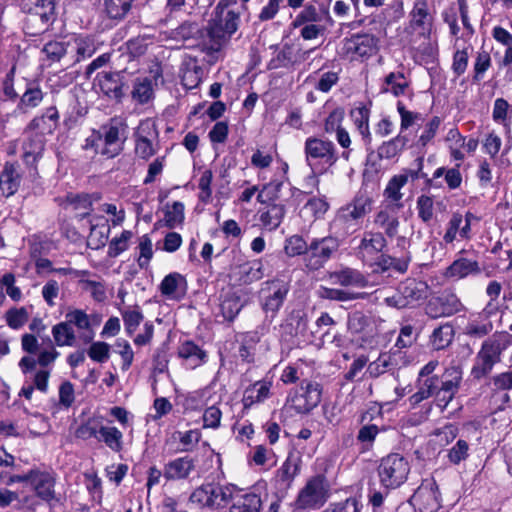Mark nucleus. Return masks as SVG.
<instances>
[{"label": "nucleus", "mask_w": 512, "mask_h": 512, "mask_svg": "<svg viewBox=\"0 0 512 512\" xmlns=\"http://www.w3.org/2000/svg\"><path fill=\"white\" fill-rule=\"evenodd\" d=\"M342 49L351 60L364 62L379 52L380 38L368 32L353 33L343 39Z\"/></svg>", "instance_id": "18"}, {"label": "nucleus", "mask_w": 512, "mask_h": 512, "mask_svg": "<svg viewBox=\"0 0 512 512\" xmlns=\"http://www.w3.org/2000/svg\"><path fill=\"white\" fill-rule=\"evenodd\" d=\"M165 226L169 229H174L177 226H182L185 220V206L180 201H174L171 205H167L165 210Z\"/></svg>", "instance_id": "61"}, {"label": "nucleus", "mask_w": 512, "mask_h": 512, "mask_svg": "<svg viewBox=\"0 0 512 512\" xmlns=\"http://www.w3.org/2000/svg\"><path fill=\"white\" fill-rule=\"evenodd\" d=\"M178 357L188 361L192 368L205 364L208 360L207 352L192 340L183 341L177 350Z\"/></svg>", "instance_id": "40"}, {"label": "nucleus", "mask_w": 512, "mask_h": 512, "mask_svg": "<svg viewBox=\"0 0 512 512\" xmlns=\"http://www.w3.org/2000/svg\"><path fill=\"white\" fill-rule=\"evenodd\" d=\"M363 505L357 497L330 503L323 512H361Z\"/></svg>", "instance_id": "64"}, {"label": "nucleus", "mask_w": 512, "mask_h": 512, "mask_svg": "<svg viewBox=\"0 0 512 512\" xmlns=\"http://www.w3.org/2000/svg\"><path fill=\"white\" fill-rule=\"evenodd\" d=\"M133 100L139 104H147L153 97L152 81L148 77H137L132 83L130 92Z\"/></svg>", "instance_id": "52"}, {"label": "nucleus", "mask_w": 512, "mask_h": 512, "mask_svg": "<svg viewBox=\"0 0 512 512\" xmlns=\"http://www.w3.org/2000/svg\"><path fill=\"white\" fill-rule=\"evenodd\" d=\"M69 36L60 40H50L44 44L42 52L50 63L60 62L69 56Z\"/></svg>", "instance_id": "50"}, {"label": "nucleus", "mask_w": 512, "mask_h": 512, "mask_svg": "<svg viewBox=\"0 0 512 512\" xmlns=\"http://www.w3.org/2000/svg\"><path fill=\"white\" fill-rule=\"evenodd\" d=\"M23 141L21 144V160L33 177L39 175L38 165L44 156L47 138H42L37 134L25 133L23 130Z\"/></svg>", "instance_id": "22"}, {"label": "nucleus", "mask_w": 512, "mask_h": 512, "mask_svg": "<svg viewBox=\"0 0 512 512\" xmlns=\"http://www.w3.org/2000/svg\"><path fill=\"white\" fill-rule=\"evenodd\" d=\"M492 119L495 123L502 125L505 136L507 138H511L512 105L506 99H495L492 111Z\"/></svg>", "instance_id": "42"}, {"label": "nucleus", "mask_w": 512, "mask_h": 512, "mask_svg": "<svg viewBox=\"0 0 512 512\" xmlns=\"http://www.w3.org/2000/svg\"><path fill=\"white\" fill-rule=\"evenodd\" d=\"M455 330L450 322L440 324L429 336L428 345L432 350L440 351L448 348L454 339Z\"/></svg>", "instance_id": "41"}, {"label": "nucleus", "mask_w": 512, "mask_h": 512, "mask_svg": "<svg viewBox=\"0 0 512 512\" xmlns=\"http://www.w3.org/2000/svg\"><path fill=\"white\" fill-rule=\"evenodd\" d=\"M259 338L254 332H247L243 335L239 346V358L245 363H253L255 359V346Z\"/></svg>", "instance_id": "58"}, {"label": "nucleus", "mask_w": 512, "mask_h": 512, "mask_svg": "<svg viewBox=\"0 0 512 512\" xmlns=\"http://www.w3.org/2000/svg\"><path fill=\"white\" fill-rule=\"evenodd\" d=\"M230 503L229 512H260L262 508L261 496L254 491L243 493L239 490L233 493Z\"/></svg>", "instance_id": "35"}, {"label": "nucleus", "mask_w": 512, "mask_h": 512, "mask_svg": "<svg viewBox=\"0 0 512 512\" xmlns=\"http://www.w3.org/2000/svg\"><path fill=\"white\" fill-rule=\"evenodd\" d=\"M429 292L427 282L408 277L398 284L392 296L385 298V303L396 309L415 308L428 298Z\"/></svg>", "instance_id": "12"}, {"label": "nucleus", "mask_w": 512, "mask_h": 512, "mask_svg": "<svg viewBox=\"0 0 512 512\" xmlns=\"http://www.w3.org/2000/svg\"><path fill=\"white\" fill-rule=\"evenodd\" d=\"M374 224L383 230L385 237L392 239L398 234L400 222L393 212L381 209L375 214Z\"/></svg>", "instance_id": "48"}, {"label": "nucleus", "mask_w": 512, "mask_h": 512, "mask_svg": "<svg viewBox=\"0 0 512 512\" xmlns=\"http://www.w3.org/2000/svg\"><path fill=\"white\" fill-rule=\"evenodd\" d=\"M52 335L57 346H73L76 335L73 327L66 321L60 322L52 327Z\"/></svg>", "instance_id": "56"}, {"label": "nucleus", "mask_w": 512, "mask_h": 512, "mask_svg": "<svg viewBox=\"0 0 512 512\" xmlns=\"http://www.w3.org/2000/svg\"><path fill=\"white\" fill-rule=\"evenodd\" d=\"M100 437L99 441H103L105 445L110 448L113 452L119 453L123 449V434L115 426L106 427L100 426L99 428Z\"/></svg>", "instance_id": "54"}, {"label": "nucleus", "mask_w": 512, "mask_h": 512, "mask_svg": "<svg viewBox=\"0 0 512 512\" xmlns=\"http://www.w3.org/2000/svg\"><path fill=\"white\" fill-rule=\"evenodd\" d=\"M302 459L300 455L290 452L282 463V465L276 470L274 483L277 491L282 494H287V491L291 488L294 479L299 475L301 471Z\"/></svg>", "instance_id": "26"}, {"label": "nucleus", "mask_w": 512, "mask_h": 512, "mask_svg": "<svg viewBox=\"0 0 512 512\" xmlns=\"http://www.w3.org/2000/svg\"><path fill=\"white\" fill-rule=\"evenodd\" d=\"M244 305L241 294L236 290L229 289L220 295V313L229 323L234 322Z\"/></svg>", "instance_id": "33"}, {"label": "nucleus", "mask_w": 512, "mask_h": 512, "mask_svg": "<svg viewBox=\"0 0 512 512\" xmlns=\"http://www.w3.org/2000/svg\"><path fill=\"white\" fill-rule=\"evenodd\" d=\"M103 147L100 154L108 159L119 156L127 140L128 123L122 116H113L103 123L98 129Z\"/></svg>", "instance_id": "13"}, {"label": "nucleus", "mask_w": 512, "mask_h": 512, "mask_svg": "<svg viewBox=\"0 0 512 512\" xmlns=\"http://www.w3.org/2000/svg\"><path fill=\"white\" fill-rule=\"evenodd\" d=\"M203 69L195 57H190L181 69V83L188 89L196 88L202 81Z\"/></svg>", "instance_id": "45"}, {"label": "nucleus", "mask_w": 512, "mask_h": 512, "mask_svg": "<svg viewBox=\"0 0 512 512\" xmlns=\"http://www.w3.org/2000/svg\"><path fill=\"white\" fill-rule=\"evenodd\" d=\"M407 143V136L401 134L382 142L376 151L372 150L367 154L365 172L379 174L382 170L381 161L397 159L404 151Z\"/></svg>", "instance_id": "20"}, {"label": "nucleus", "mask_w": 512, "mask_h": 512, "mask_svg": "<svg viewBox=\"0 0 512 512\" xmlns=\"http://www.w3.org/2000/svg\"><path fill=\"white\" fill-rule=\"evenodd\" d=\"M225 10L226 8L219 9L218 3L213 17L208 22L206 31L209 44H204L202 48L208 55L219 52L224 43L238 30L240 14L233 10Z\"/></svg>", "instance_id": "6"}, {"label": "nucleus", "mask_w": 512, "mask_h": 512, "mask_svg": "<svg viewBox=\"0 0 512 512\" xmlns=\"http://www.w3.org/2000/svg\"><path fill=\"white\" fill-rule=\"evenodd\" d=\"M407 184V176L402 174H397L391 177L388 181L386 188L384 189V196L386 199L392 202H400L403 193L401 189Z\"/></svg>", "instance_id": "59"}, {"label": "nucleus", "mask_w": 512, "mask_h": 512, "mask_svg": "<svg viewBox=\"0 0 512 512\" xmlns=\"http://www.w3.org/2000/svg\"><path fill=\"white\" fill-rule=\"evenodd\" d=\"M309 242L302 235L294 234L286 238L284 251L288 257L302 256V261L306 258Z\"/></svg>", "instance_id": "57"}, {"label": "nucleus", "mask_w": 512, "mask_h": 512, "mask_svg": "<svg viewBox=\"0 0 512 512\" xmlns=\"http://www.w3.org/2000/svg\"><path fill=\"white\" fill-rule=\"evenodd\" d=\"M439 378L441 381L439 407L445 409L459 391L463 379V369L459 365L449 366Z\"/></svg>", "instance_id": "25"}, {"label": "nucleus", "mask_w": 512, "mask_h": 512, "mask_svg": "<svg viewBox=\"0 0 512 512\" xmlns=\"http://www.w3.org/2000/svg\"><path fill=\"white\" fill-rule=\"evenodd\" d=\"M343 242L333 233L324 237H313L309 241L304 267L308 272L314 273L325 267V265L336 258Z\"/></svg>", "instance_id": "9"}, {"label": "nucleus", "mask_w": 512, "mask_h": 512, "mask_svg": "<svg viewBox=\"0 0 512 512\" xmlns=\"http://www.w3.org/2000/svg\"><path fill=\"white\" fill-rule=\"evenodd\" d=\"M330 483L324 474L310 477L300 489L293 506L298 510H312L322 507L329 497Z\"/></svg>", "instance_id": "15"}, {"label": "nucleus", "mask_w": 512, "mask_h": 512, "mask_svg": "<svg viewBox=\"0 0 512 512\" xmlns=\"http://www.w3.org/2000/svg\"><path fill=\"white\" fill-rule=\"evenodd\" d=\"M386 431L384 426L379 427L376 424L367 423L360 427L358 430L356 440L361 445V452L370 451L376 440V437L380 432Z\"/></svg>", "instance_id": "51"}, {"label": "nucleus", "mask_w": 512, "mask_h": 512, "mask_svg": "<svg viewBox=\"0 0 512 512\" xmlns=\"http://www.w3.org/2000/svg\"><path fill=\"white\" fill-rule=\"evenodd\" d=\"M331 277L341 286L365 287L368 284L367 278L357 269L345 267L334 271Z\"/></svg>", "instance_id": "47"}, {"label": "nucleus", "mask_w": 512, "mask_h": 512, "mask_svg": "<svg viewBox=\"0 0 512 512\" xmlns=\"http://www.w3.org/2000/svg\"><path fill=\"white\" fill-rule=\"evenodd\" d=\"M283 183L281 181L272 180L262 186L257 195V201L261 204H276Z\"/></svg>", "instance_id": "63"}, {"label": "nucleus", "mask_w": 512, "mask_h": 512, "mask_svg": "<svg viewBox=\"0 0 512 512\" xmlns=\"http://www.w3.org/2000/svg\"><path fill=\"white\" fill-rule=\"evenodd\" d=\"M398 363L395 354L391 352L380 353L378 358L371 362L367 367V372L371 378H377L382 374L397 369Z\"/></svg>", "instance_id": "49"}, {"label": "nucleus", "mask_w": 512, "mask_h": 512, "mask_svg": "<svg viewBox=\"0 0 512 512\" xmlns=\"http://www.w3.org/2000/svg\"><path fill=\"white\" fill-rule=\"evenodd\" d=\"M328 67L327 63H324L320 69L315 71L309 78L317 76V80L314 83V89L322 93H329L331 89L338 84L340 80V73L342 68L340 66L333 67L330 70H326Z\"/></svg>", "instance_id": "38"}, {"label": "nucleus", "mask_w": 512, "mask_h": 512, "mask_svg": "<svg viewBox=\"0 0 512 512\" xmlns=\"http://www.w3.org/2000/svg\"><path fill=\"white\" fill-rule=\"evenodd\" d=\"M302 7L303 9L295 16L291 22V26L293 28H300L304 24L321 23L323 21V14L314 4L308 3Z\"/></svg>", "instance_id": "55"}, {"label": "nucleus", "mask_w": 512, "mask_h": 512, "mask_svg": "<svg viewBox=\"0 0 512 512\" xmlns=\"http://www.w3.org/2000/svg\"><path fill=\"white\" fill-rule=\"evenodd\" d=\"M21 9L27 14L39 16L44 24L56 19V0H21Z\"/></svg>", "instance_id": "32"}, {"label": "nucleus", "mask_w": 512, "mask_h": 512, "mask_svg": "<svg viewBox=\"0 0 512 512\" xmlns=\"http://www.w3.org/2000/svg\"><path fill=\"white\" fill-rule=\"evenodd\" d=\"M440 382L439 376L417 378V391L408 398L410 406L415 408L421 402L429 399L430 397H435L437 405L439 406V397L441 393Z\"/></svg>", "instance_id": "29"}, {"label": "nucleus", "mask_w": 512, "mask_h": 512, "mask_svg": "<svg viewBox=\"0 0 512 512\" xmlns=\"http://www.w3.org/2000/svg\"><path fill=\"white\" fill-rule=\"evenodd\" d=\"M512 346V334L508 331H496L488 336L476 353L470 370L474 382L490 377L495 365L502 361V354Z\"/></svg>", "instance_id": "2"}, {"label": "nucleus", "mask_w": 512, "mask_h": 512, "mask_svg": "<svg viewBox=\"0 0 512 512\" xmlns=\"http://www.w3.org/2000/svg\"><path fill=\"white\" fill-rule=\"evenodd\" d=\"M380 485L387 491L401 487L410 473V463L400 453H389L380 459L377 466Z\"/></svg>", "instance_id": "11"}, {"label": "nucleus", "mask_w": 512, "mask_h": 512, "mask_svg": "<svg viewBox=\"0 0 512 512\" xmlns=\"http://www.w3.org/2000/svg\"><path fill=\"white\" fill-rule=\"evenodd\" d=\"M304 155L305 162L312 172L305 178V182L318 190V176L327 173L339 160L337 148L329 139L310 136L304 142Z\"/></svg>", "instance_id": "3"}, {"label": "nucleus", "mask_w": 512, "mask_h": 512, "mask_svg": "<svg viewBox=\"0 0 512 512\" xmlns=\"http://www.w3.org/2000/svg\"><path fill=\"white\" fill-rule=\"evenodd\" d=\"M23 181V172L17 161H6L0 171V194L8 199L19 191Z\"/></svg>", "instance_id": "27"}, {"label": "nucleus", "mask_w": 512, "mask_h": 512, "mask_svg": "<svg viewBox=\"0 0 512 512\" xmlns=\"http://www.w3.org/2000/svg\"><path fill=\"white\" fill-rule=\"evenodd\" d=\"M87 113V107L83 106L78 100H76L66 112L63 120V126L68 131L76 128L81 120L85 118Z\"/></svg>", "instance_id": "60"}, {"label": "nucleus", "mask_w": 512, "mask_h": 512, "mask_svg": "<svg viewBox=\"0 0 512 512\" xmlns=\"http://www.w3.org/2000/svg\"><path fill=\"white\" fill-rule=\"evenodd\" d=\"M195 460L186 455L168 461L163 467V477L167 482L186 480L195 470Z\"/></svg>", "instance_id": "30"}, {"label": "nucleus", "mask_w": 512, "mask_h": 512, "mask_svg": "<svg viewBox=\"0 0 512 512\" xmlns=\"http://www.w3.org/2000/svg\"><path fill=\"white\" fill-rule=\"evenodd\" d=\"M265 205V207L260 208L258 211L259 220L262 226L268 229L269 231L276 230L281 225L285 217V205L282 203Z\"/></svg>", "instance_id": "39"}, {"label": "nucleus", "mask_w": 512, "mask_h": 512, "mask_svg": "<svg viewBox=\"0 0 512 512\" xmlns=\"http://www.w3.org/2000/svg\"><path fill=\"white\" fill-rule=\"evenodd\" d=\"M481 272L480 263L477 259L457 257L443 272L446 279L461 280L471 275H478Z\"/></svg>", "instance_id": "31"}, {"label": "nucleus", "mask_w": 512, "mask_h": 512, "mask_svg": "<svg viewBox=\"0 0 512 512\" xmlns=\"http://www.w3.org/2000/svg\"><path fill=\"white\" fill-rule=\"evenodd\" d=\"M14 483L27 484L34 492L35 497L46 503L51 508L60 502V497L55 489L57 474L51 468L33 466L23 474L11 475L7 484Z\"/></svg>", "instance_id": "5"}, {"label": "nucleus", "mask_w": 512, "mask_h": 512, "mask_svg": "<svg viewBox=\"0 0 512 512\" xmlns=\"http://www.w3.org/2000/svg\"><path fill=\"white\" fill-rule=\"evenodd\" d=\"M373 202L367 190L360 189L349 202L337 209L329 223V231L342 241L355 234L372 211Z\"/></svg>", "instance_id": "1"}, {"label": "nucleus", "mask_w": 512, "mask_h": 512, "mask_svg": "<svg viewBox=\"0 0 512 512\" xmlns=\"http://www.w3.org/2000/svg\"><path fill=\"white\" fill-rule=\"evenodd\" d=\"M265 276L263 259H253L239 267V282L242 285H251Z\"/></svg>", "instance_id": "46"}, {"label": "nucleus", "mask_w": 512, "mask_h": 512, "mask_svg": "<svg viewBox=\"0 0 512 512\" xmlns=\"http://www.w3.org/2000/svg\"><path fill=\"white\" fill-rule=\"evenodd\" d=\"M132 139L134 155L143 161L150 160L161 148L158 125L150 117L139 121L138 125L133 129Z\"/></svg>", "instance_id": "10"}, {"label": "nucleus", "mask_w": 512, "mask_h": 512, "mask_svg": "<svg viewBox=\"0 0 512 512\" xmlns=\"http://www.w3.org/2000/svg\"><path fill=\"white\" fill-rule=\"evenodd\" d=\"M493 330V324L486 318L470 319L464 327V334L470 338L481 339L489 335Z\"/></svg>", "instance_id": "53"}, {"label": "nucleus", "mask_w": 512, "mask_h": 512, "mask_svg": "<svg viewBox=\"0 0 512 512\" xmlns=\"http://www.w3.org/2000/svg\"><path fill=\"white\" fill-rule=\"evenodd\" d=\"M64 203L70 205L76 212L75 218L79 221L87 218L93 211V202L88 193H68L65 196Z\"/></svg>", "instance_id": "43"}, {"label": "nucleus", "mask_w": 512, "mask_h": 512, "mask_svg": "<svg viewBox=\"0 0 512 512\" xmlns=\"http://www.w3.org/2000/svg\"><path fill=\"white\" fill-rule=\"evenodd\" d=\"M323 386L316 382L303 379L300 385L292 389L287 397V402L298 414H309L322 400Z\"/></svg>", "instance_id": "17"}, {"label": "nucleus", "mask_w": 512, "mask_h": 512, "mask_svg": "<svg viewBox=\"0 0 512 512\" xmlns=\"http://www.w3.org/2000/svg\"><path fill=\"white\" fill-rule=\"evenodd\" d=\"M435 31V11L431 9L428 0H415L408 12V20L404 33L413 41L429 42Z\"/></svg>", "instance_id": "8"}, {"label": "nucleus", "mask_w": 512, "mask_h": 512, "mask_svg": "<svg viewBox=\"0 0 512 512\" xmlns=\"http://www.w3.org/2000/svg\"><path fill=\"white\" fill-rule=\"evenodd\" d=\"M97 50L95 38L89 34H72L69 36V58L71 64H78L92 57Z\"/></svg>", "instance_id": "28"}, {"label": "nucleus", "mask_w": 512, "mask_h": 512, "mask_svg": "<svg viewBox=\"0 0 512 512\" xmlns=\"http://www.w3.org/2000/svg\"><path fill=\"white\" fill-rule=\"evenodd\" d=\"M60 123V113L56 106H49L36 114L25 126V133H32L46 138L53 135Z\"/></svg>", "instance_id": "23"}, {"label": "nucleus", "mask_w": 512, "mask_h": 512, "mask_svg": "<svg viewBox=\"0 0 512 512\" xmlns=\"http://www.w3.org/2000/svg\"><path fill=\"white\" fill-rule=\"evenodd\" d=\"M16 70L17 63L14 62L1 80L2 93L6 100L17 103V110L26 113L41 105L46 92L43 91L41 80L31 77H22L23 91L19 93L16 90Z\"/></svg>", "instance_id": "4"}, {"label": "nucleus", "mask_w": 512, "mask_h": 512, "mask_svg": "<svg viewBox=\"0 0 512 512\" xmlns=\"http://www.w3.org/2000/svg\"><path fill=\"white\" fill-rule=\"evenodd\" d=\"M270 49H274L277 53L268 62V70H277L281 68L292 70L296 65H299L302 61L306 60L315 50V48H311L309 50L302 51L301 55L297 57L292 43H284L280 49L278 44H274L270 46Z\"/></svg>", "instance_id": "24"}, {"label": "nucleus", "mask_w": 512, "mask_h": 512, "mask_svg": "<svg viewBox=\"0 0 512 512\" xmlns=\"http://www.w3.org/2000/svg\"><path fill=\"white\" fill-rule=\"evenodd\" d=\"M290 291L288 282L274 278L262 283L259 298L262 310L274 317L282 308Z\"/></svg>", "instance_id": "21"}, {"label": "nucleus", "mask_w": 512, "mask_h": 512, "mask_svg": "<svg viewBox=\"0 0 512 512\" xmlns=\"http://www.w3.org/2000/svg\"><path fill=\"white\" fill-rule=\"evenodd\" d=\"M137 0H103L104 17L115 24L122 22L132 11Z\"/></svg>", "instance_id": "36"}, {"label": "nucleus", "mask_w": 512, "mask_h": 512, "mask_svg": "<svg viewBox=\"0 0 512 512\" xmlns=\"http://www.w3.org/2000/svg\"><path fill=\"white\" fill-rule=\"evenodd\" d=\"M234 489V485L204 483L191 493L190 501L201 508H225L233 498Z\"/></svg>", "instance_id": "16"}, {"label": "nucleus", "mask_w": 512, "mask_h": 512, "mask_svg": "<svg viewBox=\"0 0 512 512\" xmlns=\"http://www.w3.org/2000/svg\"><path fill=\"white\" fill-rule=\"evenodd\" d=\"M95 85L100 94L115 104H122L129 95L131 77L124 69L120 71H101L95 77Z\"/></svg>", "instance_id": "14"}, {"label": "nucleus", "mask_w": 512, "mask_h": 512, "mask_svg": "<svg viewBox=\"0 0 512 512\" xmlns=\"http://www.w3.org/2000/svg\"><path fill=\"white\" fill-rule=\"evenodd\" d=\"M411 82L403 71L389 72L383 78L380 93L391 94L394 97L404 96L410 88Z\"/></svg>", "instance_id": "37"}, {"label": "nucleus", "mask_w": 512, "mask_h": 512, "mask_svg": "<svg viewBox=\"0 0 512 512\" xmlns=\"http://www.w3.org/2000/svg\"><path fill=\"white\" fill-rule=\"evenodd\" d=\"M418 218L424 224H430L434 217V199L428 194H421L416 200Z\"/></svg>", "instance_id": "62"}, {"label": "nucleus", "mask_w": 512, "mask_h": 512, "mask_svg": "<svg viewBox=\"0 0 512 512\" xmlns=\"http://www.w3.org/2000/svg\"><path fill=\"white\" fill-rule=\"evenodd\" d=\"M370 105H367L363 102H360L358 106L350 110V117L357 131L362 137V140L365 145H371L372 143V135L370 131V114L371 108Z\"/></svg>", "instance_id": "34"}, {"label": "nucleus", "mask_w": 512, "mask_h": 512, "mask_svg": "<svg viewBox=\"0 0 512 512\" xmlns=\"http://www.w3.org/2000/svg\"><path fill=\"white\" fill-rule=\"evenodd\" d=\"M465 310L461 299L452 289H444L430 297L424 312L431 319L451 317Z\"/></svg>", "instance_id": "19"}, {"label": "nucleus", "mask_w": 512, "mask_h": 512, "mask_svg": "<svg viewBox=\"0 0 512 512\" xmlns=\"http://www.w3.org/2000/svg\"><path fill=\"white\" fill-rule=\"evenodd\" d=\"M271 386L270 381H257L246 388L242 399L244 409H250L255 403L264 402L269 398Z\"/></svg>", "instance_id": "44"}, {"label": "nucleus", "mask_w": 512, "mask_h": 512, "mask_svg": "<svg viewBox=\"0 0 512 512\" xmlns=\"http://www.w3.org/2000/svg\"><path fill=\"white\" fill-rule=\"evenodd\" d=\"M387 238L380 231H365L355 247V256L362 264L368 267L372 273L382 274L387 263Z\"/></svg>", "instance_id": "7"}]
</instances>
